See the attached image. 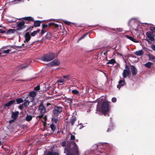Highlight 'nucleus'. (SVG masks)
Returning <instances> with one entry per match:
<instances>
[{"instance_id":"obj_1","label":"nucleus","mask_w":155,"mask_h":155,"mask_svg":"<svg viewBox=\"0 0 155 155\" xmlns=\"http://www.w3.org/2000/svg\"><path fill=\"white\" fill-rule=\"evenodd\" d=\"M61 145L63 147H65L64 153H66V155H79L78 147L74 141H63Z\"/></svg>"},{"instance_id":"obj_2","label":"nucleus","mask_w":155,"mask_h":155,"mask_svg":"<svg viewBox=\"0 0 155 155\" xmlns=\"http://www.w3.org/2000/svg\"><path fill=\"white\" fill-rule=\"evenodd\" d=\"M21 21H18L17 23V26L18 28L16 30L20 31L25 28L27 26L25 24H29L31 23V21H34L33 18L30 16L23 17L18 19Z\"/></svg>"},{"instance_id":"obj_3","label":"nucleus","mask_w":155,"mask_h":155,"mask_svg":"<svg viewBox=\"0 0 155 155\" xmlns=\"http://www.w3.org/2000/svg\"><path fill=\"white\" fill-rule=\"evenodd\" d=\"M109 102H104L103 103L101 108L98 105V104L97 106L96 113H99L101 112L104 114V115H106V114L109 111L110 107L109 104Z\"/></svg>"},{"instance_id":"obj_4","label":"nucleus","mask_w":155,"mask_h":155,"mask_svg":"<svg viewBox=\"0 0 155 155\" xmlns=\"http://www.w3.org/2000/svg\"><path fill=\"white\" fill-rule=\"evenodd\" d=\"M54 54L52 52L44 54L41 58V60L45 61L48 62L54 59L55 58Z\"/></svg>"},{"instance_id":"obj_5","label":"nucleus","mask_w":155,"mask_h":155,"mask_svg":"<svg viewBox=\"0 0 155 155\" xmlns=\"http://www.w3.org/2000/svg\"><path fill=\"white\" fill-rule=\"evenodd\" d=\"M62 107H61L58 106L55 107L53 110V115L57 117L58 115L62 112Z\"/></svg>"},{"instance_id":"obj_6","label":"nucleus","mask_w":155,"mask_h":155,"mask_svg":"<svg viewBox=\"0 0 155 155\" xmlns=\"http://www.w3.org/2000/svg\"><path fill=\"white\" fill-rule=\"evenodd\" d=\"M38 110L41 114H44L46 112V108L43 105V102H41L38 106Z\"/></svg>"},{"instance_id":"obj_7","label":"nucleus","mask_w":155,"mask_h":155,"mask_svg":"<svg viewBox=\"0 0 155 155\" xmlns=\"http://www.w3.org/2000/svg\"><path fill=\"white\" fill-rule=\"evenodd\" d=\"M152 33L150 32H147L146 33V35L147 38H148L147 41L149 42L150 41H155V39L152 36Z\"/></svg>"},{"instance_id":"obj_8","label":"nucleus","mask_w":155,"mask_h":155,"mask_svg":"<svg viewBox=\"0 0 155 155\" xmlns=\"http://www.w3.org/2000/svg\"><path fill=\"white\" fill-rule=\"evenodd\" d=\"M15 102V100H13L8 101L4 105L3 108L4 109H6V107H7L8 108H9V106H10L11 105L13 104H16V103Z\"/></svg>"},{"instance_id":"obj_9","label":"nucleus","mask_w":155,"mask_h":155,"mask_svg":"<svg viewBox=\"0 0 155 155\" xmlns=\"http://www.w3.org/2000/svg\"><path fill=\"white\" fill-rule=\"evenodd\" d=\"M25 40L24 42L25 43H28L31 38V35L29 32H26L24 36Z\"/></svg>"},{"instance_id":"obj_10","label":"nucleus","mask_w":155,"mask_h":155,"mask_svg":"<svg viewBox=\"0 0 155 155\" xmlns=\"http://www.w3.org/2000/svg\"><path fill=\"white\" fill-rule=\"evenodd\" d=\"M130 68L132 72V74L133 76L136 75L137 72V70L136 67L134 65H130Z\"/></svg>"},{"instance_id":"obj_11","label":"nucleus","mask_w":155,"mask_h":155,"mask_svg":"<svg viewBox=\"0 0 155 155\" xmlns=\"http://www.w3.org/2000/svg\"><path fill=\"white\" fill-rule=\"evenodd\" d=\"M130 70H124L123 73V76L124 78H126L127 76L130 77Z\"/></svg>"},{"instance_id":"obj_12","label":"nucleus","mask_w":155,"mask_h":155,"mask_svg":"<svg viewBox=\"0 0 155 155\" xmlns=\"http://www.w3.org/2000/svg\"><path fill=\"white\" fill-rule=\"evenodd\" d=\"M34 21H31V22H34V23L33 25V27H39L40 26V24L41 23V21L39 20L35 21L34 18H33Z\"/></svg>"},{"instance_id":"obj_13","label":"nucleus","mask_w":155,"mask_h":155,"mask_svg":"<svg viewBox=\"0 0 155 155\" xmlns=\"http://www.w3.org/2000/svg\"><path fill=\"white\" fill-rule=\"evenodd\" d=\"M36 93L34 91H31L30 92L29 94V95L32 97V98H31V101H33L35 100V96L36 95Z\"/></svg>"},{"instance_id":"obj_14","label":"nucleus","mask_w":155,"mask_h":155,"mask_svg":"<svg viewBox=\"0 0 155 155\" xmlns=\"http://www.w3.org/2000/svg\"><path fill=\"white\" fill-rule=\"evenodd\" d=\"M60 64L59 61L57 60H54L50 63L51 66H58Z\"/></svg>"},{"instance_id":"obj_15","label":"nucleus","mask_w":155,"mask_h":155,"mask_svg":"<svg viewBox=\"0 0 155 155\" xmlns=\"http://www.w3.org/2000/svg\"><path fill=\"white\" fill-rule=\"evenodd\" d=\"M144 53V51L143 50H139L134 52V54L138 56L142 55Z\"/></svg>"},{"instance_id":"obj_16","label":"nucleus","mask_w":155,"mask_h":155,"mask_svg":"<svg viewBox=\"0 0 155 155\" xmlns=\"http://www.w3.org/2000/svg\"><path fill=\"white\" fill-rule=\"evenodd\" d=\"M126 37L134 42L137 43L138 42V41L136 39H134L133 37L129 35H126Z\"/></svg>"},{"instance_id":"obj_17","label":"nucleus","mask_w":155,"mask_h":155,"mask_svg":"<svg viewBox=\"0 0 155 155\" xmlns=\"http://www.w3.org/2000/svg\"><path fill=\"white\" fill-rule=\"evenodd\" d=\"M19 114L18 111H17L15 112H13L12 114V117L14 120L16 119L18 117Z\"/></svg>"},{"instance_id":"obj_18","label":"nucleus","mask_w":155,"mask_h":155,"mask_svg":"<svg viewBox=\"0 0 155 155\" xmlns=\"http://www.w3.org/2000/svg\"><path fill=\"white\" fill-rule=\"evenodd\" d=\"M76 118L75 117H72V118L68 122L70 124H71L72 126H73L74 125V122L76 121Z\"/></svg>"},{"instance_id":"obj_19","label":"nucleus","mask_w":155,"mask_h":155,"mask_svg":"<svg viewBox=\"0 0 155 155\" xmlns=\"http://www.w3.org/2000/svg\"><path fill=\"white\" fill-rule=\"evenodd\" d=\"M147 56L149 58L150 60L155 62V57L152 54H148Z\"/></svg>"},{"instance_id":"obj_20","label":"nucleus","mask_w":155,"mask_h":155,"mask_svg":"<svg viewBox=\"0 0 155 155\" xmlns=\"http://www.w3.org/2000/svg\"><path fill=\"white\" fill-rule=\"evenodd\" d=\"M16 30L15 29H9L6 32L7 34H10L14 33L16 31Z\"/></svg>"},{"instance_id":"obj_21","label":"nucleus","mask_w":155,"mask_h":155,"mask_svg":"<svg viewBox=\"0 0 155 155\" xmlns=\"http://www.w3.org/2000/svg\"><path fill=\"white\" fill-rule=\"evenodd\" d=\"M153 64V63L150 62H148L147 63L145 64L144 65L147 68H150L151 67V66Z\"/></svg>"},{"instance_id":"obj_22","label":"nucleus","mask_w":155,"mask_h":155,"mask_svg":"<svg viewBox=\"0 0 155 155\" xmlns=\"http://www.w3.org/2000/svg\"><path fill=\"white\" fill-rule=\"evenodd\" d=\"M51 33L50 32H48L45 36L46 38L50 40L51 38Z\"/></svg>"},{"instance_id":"obj_23","label":"nucleus","mask_w":155,"mask_h":155,"mask_svg":"<svg viewBox=\"0 0 155 155\" xmlns=\"http://www.w3.org/2000/svg\"><path fill=\"white\" fill-rule=\"evenodd\" d=\"M40 31L39 29H38L36 31H34L31 33V36H34L37 34L39 33Z\"/></svg>"},{"instance_id":"obj_24","label":"nucleus","mask_w":155,"mask_h":155,"mask_svg":"<svg viewBox=\"0 0 155 155\" xmlns=\"http://www.w3.org/2000/svg\"><path fill=\"white\" fill-rule=\"evenodd\" d=\"M116 62L115 60L113 59H111L107 63V64H113L116 63Z\"/></svg>"},{"instance_id":"obj_25","label":"nucleus","mask_w":155,"mask_h":155,"mask_svg":"<svg viewBox=\"0 0 155 155\" xmlns=\"http://www.w3.org/2000/svg\"><path fill=\"white\" fill-rule=\"evenodd\" d=\"M32 117L31 116L27 114L26 117V120L28 121H30L32 120Z\"/></svg>"},{"instance_id":"obj_26","label":"nucleus","mask_w":155,"mask_h":155,"mask_svg":"<svg viewBox=\"0 0 155 155\" xmlns=\"http://www.w3.org/2000/svg\"><path fill=\"white\" fill-rule=\"evenodd\" d=\"M15 101H16L17 102L16 104H19L20 103H22L23 101V100L22 99V98H20L16 99Z\"/></svg>"},{"instance_id":"obj_27","label":"nucleus","mask_w":155,"mask_h":155,"mask_svg":"<svg viewBox=\"0 0 155 155\" xmlns=\"http://www.w3.org/2000/svg\"><path fill=\"white\" fill-rule=\"evenodd\" d=\"M48 25L51 26H54L55 28H58L59 26L58 24L54 22H50L48 24Z\"/></svg>"},{"instance_id":"obj_28","label":"nucleus","mask_w":155,"mask_h":155,"mask_svg":"<svg viewBox=\"0 0 155 155\" xmlns=\"http://www.w3.org/2000/svg\"><path fill=\"white\" fill-rule=\"evenodd\" d=\"M50 127L53 132H54L56 129V126L53 124L50 125Z\"/></svg>"},{"instance_id":"obj_29","label":"nucleus","mask_w":155,"mask_h":155,"mask_svg":"<svg viewBox=\"0 0 155 155\" xmlns=\"http://www.w3.org/2000/svg\"><path fill=\"white\" fill-rule=\"evenodd\" d=\"M29 64H23L21 65L20 69H22L26 68L27 67Z\"/></svg>"},{"instance_id":"obj_30","label":"nucleus","mask_w":155,"mask_h":155,"mask_svg":"<svg viewBox=\"0 0 155 155\" xmlns=\"http://www.w3.org/2000/svg\"><path fill=\"white\" fill-rule=\"evenodd\" d=\"M31 98H32V97H31L29 95L27 97H26L25 98V99L24 100V101L27 100L28 101L30 102H32V101H31Z\"/></svg>"},{"instance_id":"obj_31","label":"nucleus","mask_w":155,"mask_h":155,"mask_svg":"<svg viewBox=\"0 0 155 155\" xmlns=\"http://www.w3.org/2000/svg\"><path fill=\"white\" fill-rule=\"evenodd\" d=\"M25 101V102L22 104L25 107H27L29 105L30 102L27 100Z\"/></svg>"},{"instance_id":"obj_32","label":"nucleus","mask_w":155,"mask_h":155,"mask_svg":"<svg viewBox=\"0 0 155 155\" xmlns=\"http://www.w3.org/2000/svg\"><path fill=\"white\" fill-rule=\"evenodd\" d=\"M55 116L53 115V117L52 119V120L53 122H54L55 123H56L58 121V119L57 118H55Z\"/></svg>"},{"instance_id":"obj_33","label":"nucleus","mask_w":155,"mask_h":155,"mask_svg":"<svg viewBox=\"0 0 155 155\" xmlns=\"http://www.w3.org/2000/svg\"><path fill=\"white\" fill-rule=\"evenodd\" d=\"M88 33H87L85 34H84V35H83L81 37L78 39V41H79L81 40L82 39L84 38L86 35H88Z\"/></svg>"},{"instance_id":"obj_34","label":"nucleus","mask_w":155,"mask_h":155,"mask_svg":"<svg viewBox=\"0 0 155 155\" xmlns=\"http://www.w3.org/2000/svg\"><path fill=\"white\" fill-rule=\"evenodd\" d=\"M66 100L68 101V103H69L70 104L72 103V101H73V99H72L67 98Z\"/></svg>"},{"instance_id":"obj_35","label":"nucleus","mask_w":155,"mask_h":155,"mask_svg":"<svg viewBox=\"0 0 155 155\" xmlns=\"http://www.w3.org/2000/svg\"><path fill=\"white\" fill-rule=\"evenodd\" d=\"M72 92L75 94H77L79 93V92L78 90L75 89L72 90Z\"/></svg>"},{"instance_id":"obj_36","label":"nucleus","mask_w":155,"mask_h":155,"mask_svg":"<svg viewBox=\"0 0 155 155\" xmlns=\"http://www.w3.org/2000/svg\"><path fill=\"white\" fill-rule=\"evenodd\" d=\"M118 83L119 84L121 85L123 84V85H124L125 83V81L124 80H120L119 81Z\"/></svg>"},{"instance_id":"obj_37","label":"nucleus","mask_w":155,"mask_h":155,"mask_svg":"<svg viewBox=\"0 0 155 155\" xmlns=\"http://www.w3.org/2000/svg\"><path fill=\"white\" fill-rule=\"evenodd\" d=\"M33 27H34L33 26H30V27H28L27 28V29L25 31H31L32 30Z\"/></svg>"},{"instance_id":"obj_38","label":"nucleus","mask_w":155,"mask_h":155,"mask_svg":"<svg viewBox=\"0 0 155 155\" xmlns=\"http://www.w3.org/2000/svg\"><path fill=\"white\" fill-rule=\"evenodd\" d=\"M71 135L70 140H74L75 139V137L74 135H73L72 134L70 133Z\"/></svg>"},{"instance_id":"obj_39","label":"nucleus","mask_w":155,"mask_h":155,"mask_svg":"<svg viewBox=\"0 0 155 155\" xmlns=\"http://www.w3.org/2000/svg\"><path fill=\"white\" fill-rule=\"evenodd\" d=\"M40 89V86L39 85H38L34 88V90L35 91H38Z\"/></svg>"},{"instance_id":"obj_40","label":"nucleus","mask_w":155,"mask_h":155,"mask_svg":"<svg viewBox=\"0 0 155 155\" xmlns=\"http://www.w3.org/2000/svg\"><path fill=\"white\" fill-rule=\"evenodd\" d=\"M44 155H52V152L48 151Z\"/></svg>"},{"instance_id":"obj_41","label":"nucleus","mask_w":155,"mask_h":155,"mask_svg":"<svg viewBox=\"0 0 155 155\" xmlns=\"http://www.w3.org/2000/svg\"><path fill=\"white\" fill-rule=\"evenodd\" d=\"M93 147L94 150H97L98 148V146L97 144H95L93 146Z\"/></svg>"},{"instance_id":"obj_42","label":"nucleus","mask_w":155,"mask_h":155,"mask_svg":"<svg viewBox=\"0 0 155 155\" xmlns=\"http://www.w3.org/2000/svg\"><path fill=\"white\" fill-rule=\"evenodd\" d=\"M46 32V31L43 29L42 28V29H41V35H42L44 33H45Z\"/></svg>"},{"instance_id":"obj_43","label":"nucleus","mask_w":155,"mask_h":155,"mask_svg":"<svg viewBox=\"0 0 155 155\" xmlns=\"http://www.w3.org/2000/svg\"><path fill=\"white\" fill-rule=\"evenodd\" d=\"M111 101L113 102H115L117 101V99L115 97H113Z\"/></svg>"},{"instance_id":"obj_44","label":"nucleus","mask_w":155,"mask_h":155,"mask_svg":"<svg viewBox=\"0 0 155 155\" xmlns=\"http://www.w3.org/2000/svg\"><path fill=\"white\" fill-rule=\"evenodd\" d=\"M11 50V49H8L7 50H4V53H7V54Z\"/></svg>"},{"instance_id":"obj_45","label":"nucleus","mask_w":155,"mask_h":155,"mask_svg":"<svg viewBox=\"0 0 155 155\" xmlns=\"http://www.w3.org/2000/svg\"><path fill=\"white\" fill-rule=\"evenodd\" d=\"M48 27V25L47 24H43L42 25V28L43 29L45 28H47Z\"/></svg>"},{"instance_id":"obj_46","label":"nucleus","mask_w":155,"mask_h":155,"mask_svg":"<svg viewBox=\"0 0 155 155\" xmlns=\"http://www.w3.org/2000/svg\"><path fill=\"white\" fill-rule=\"evenodd\" d=\"M69 77V75H64L63 76V77L64 78H66L68 79V78Z\"/></svg>"},{"instance_id":"obj_47","label":"nucleus","mask_w":155,"mask_h":155,"mask_svg":"<svg viewBox=\"0 0 155 155\" xmlns=\"http://www.w3.org/2000/svg\"><path fill=\"white\" fill-rule=\"evenodd\" d=\"M150 29L152 31H154L155 30V27L153 26L151 27Z\"/></svg>"},{"instance_id":"obj_48","label":"nucleus","mask_w":155,"mask_h":155,"mask_svg":"<svg viewBox=\"0 0 155 155\" xmlns=\"http://www.w3.org/2000/svg\"><path fill=\"white\" fill-rule=\"evenodd\" d=\"M52 155H59V153L56 152H52Z\"/></svg>"},{"instance_id":"obj_49","label":"nucleus","mask_w":155,"mask_h":155,"mask_svg":"<svg viewBox=\"0 0 155 155\" xmlns=\"http://www.w3.org/2000/svg\"><path fill=\"white\" fill-rule=\"evenodd\" d=\"M64 23L65 24L68 25H70L71 24V22L68 21H65Z\"/></svg>"},{"instance_id":"obj_50","label":"nucleus","mask_w":155,"mask_h":155,"mask_svg":"<svg viewBox=\"0 0 155 155\" xmlns=\"http://www.w3.org/2000/svg\"><path fill=\"white\" fill-rule=\"evenodd\" d=\"M123 84H122L121 85L120 84H118L117 86V87L119 89H120V88L121 87V86H123Z\"/></svg>"},{"instance_id":"obj_51","label":"nucleus","mask_w":155,"mask_h":155,"mask_svg":"<svg viewBox=\"0 0 155 155\" xmlns=\"http://www.w3.org/2000/svg\"><path fill=\"white\" fill-rule=\"evenodd\" d=\"M18 107L20 109L22 110L23 108V105H20L18 106Z\"/></svg>"},{"instance_id":"obj_52","label":"nucleus","mask_w":155,"mask_h":155,"mask_svg":"<svg viewBox=\"0 0 155 155\" xmlns=\"http://www.w3.org/2000/svg\"><path fill=\"white\" fill-rule=\"evenodd\" d=\"M125 70H130L129 67H128V66L127 64H125Z\"/></svg>"},{"instance_id":"obj_53","label":"nucleus","mask_w":155,"mask_h":155,"mask_svg":"<svg viewBox=\"0 0 155 155\" xmlns=\"http://www.w3.org/2000/svg\"><path fill=\"white\" fill-rule=\"evenodd\" d=\"M151 48L153 51H155V45H152L151 46Z\"/></svg>"},{"instance_id":"obj_54","label":"nucleus","mask_w":155,"mask_h":155,"mask_svg":"<svg viewBox=\"0 0 155 155\" xmlns=\"http://www.w3.org/2000/svg\"><path fill=\"white\" fill-rule=\"evenodd\" d=\"M64 81V80L63 79H60L59 82L60 83H62Z\"/></svg>"},{"instance_id":"obj_55","label":"nucleus","mask_w":155,"mask_h":155,"mask_svg":"<svg viewBox=\"0 0 155 155\" xmlns=\"http://www.w3.org/2000/svg\"><path fill=\"white\" fill-rule=\"evenodd\" d=\"M5 31L3 30H2L0 29V33H5Z\"/></svg>"},{"instance_id":"obj_56","label":"nucleus","mask_w":155,"mask_h":155,"mask_svg":"<svg viewBox=\"0 0 155 155\" xmlns=\"http://www.w3.org/2000/svg\"><path fill=\"white\" fill-rule=\"evenodd\" d=\"M108 29L109 30H110L113 31H115V30H116L114 28H108Z\"/></svg>"},{"instance_id":"obj_57","label":"nucleus","mask_w":155,"mask_h":155,"mask_svg":"<svg viewBox=\"0 0 155 155\" xmlns=\"http://www.w3.org/2000/svg\"><path fill=\"white\" fill-rule=\"evenodd\" d=\"M25 45L24 44H23L22 45V46H24V47H26L27 48H29L30 47V45H27L26 46H24Z\"/></svg>"},{"instance_id":"obj_58","label":"nucleus","mask_w":155,"mask_h":155,"mask_svg":"<svg viewBox=\"0 0 155 155\" xmlns=\"http://www.w3.org/2000/svg\"><path fill=\"white\" fill-rule=\"evenodd\" d=\"M44 114H41V115H39V116H38V117L40 118H42L43 117Z\"/></svg>"},{"instance_id":"obj_59","label":"nucleus","mask_w":155,"mask_h":155,"mask_svg":"<svg viewBox=\"0 0 155 155\" xmlns=\"http://www.w3.org/2000/svg\"><path fill=\"white\" fill-rule=\"evenodd\" d=\"M107 52H104L103 53V54L104 55H106L107 54Z\"/></svg>"},{"instance_id":"obj_60","label":"nucleus","mask_w":155,"mask_h":155,"mask_svg":"<svg viewBox=\"0 0 155 155\" xmlns=\"http://www.w3.org/2000/svg\"><path fill=\"white\" fill-rule=\"evenodd\" d=\"M120 28H117V31H120Z\"/></svg>"},{"instance_id":"obj_61","label":"nucleus","mask_w":155,"mask_h":155,"mask_svg":"<svg viewBox=\"0 0 155 155\" xmlns=\"http://www.w3.org/2000/svg\"><path fill=\"white\" fill-rule=\"evenodd\" d=\"M110 131V129L108 128V129H107V132H109Z\"/></svg>"},{"instance_id":"obj_62","label":"nucleus","mask_w":155,"mask_h":155,"mask_svg":"<svg viewBox=\"0 0 155 155\" xmlns=\"http://www.w3.org/2000/svg\"><path fill=\"white\" fill-rule=\"evenodd\" d=\"M50 104H50V103H48L47 104V106H48V105H50Z\"/></svg>"},{"instance_id":"obj_63","label":"nucleus","mask_w":155,"mask_h":155,"mask_svg":"<svg viewBox=\"0 0 155 155\" xmlns=\"http://www.w3.org/2000/svg\"><path fill=\"white\" fill-rule=\"evenodd\" d=\"M83 127V126H82L81 127L79 128V129H81L82 127Z\"/></svg>"},{"instance_id":"obj_64","label":"nucleus","mask_w":155,"mask_h":155,"mask_svg":"<svg viewBox=\"0 0 155 155\" xmlns=\"http://www.w3.org/2000/svg\"><path fill=\"white\" fill-rule=\"evenodd\" d=\"M34 42L32 43L30 45H32L34 44Z\"/></svg>"}]
</instances>
